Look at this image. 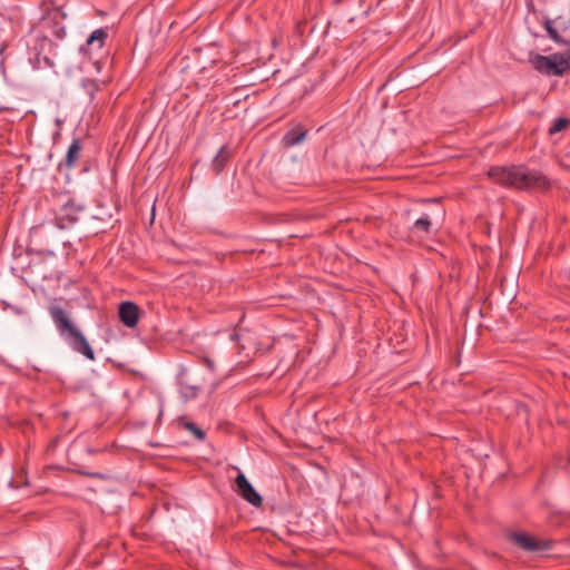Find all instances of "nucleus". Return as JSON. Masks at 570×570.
<instances>
[{"label":"nucleus","mask_w":570,"mask_h":570,"mask_svg":"<svg viewBox=\"0 0 570 570\" xmlns=\"http://www.w3.org/2000/svg\"><path fill=\"white\" fill-rule=\"evenodd\" d=\"M82 86L91 99L94 98L95 92L99 90V83L94 79L83 80Z\"/></svg>","instance_id":"16"},{"label":"nucleus","mask_w":570,"mask_h":570,"mask_svg":"<svg viewBox=\"0 0 570 570\" xmlns=\"http://www.w3.org/2000/svg\"><path fill=\"white\" fill-rule=\"evenodd\" d=\"M237 338H238V334H236V333L230 334V340L232 341H235Z\"/></svg>","instance_id":"22"},{"label":"nucleus","mask_w":570,"mask_h":570,"mask_svg":"<svg viewBox=\"0 0 570 570\" xmlns=\"http://www.w3.org/2000/svg\"><path fill=\"white\" fill-rule=\"evenodd\" d=\"M81 209L82 208L80 206H76L72 202H68L62 207V217H67L69 223H75L78 220L77 215Z\"/></svg>","instance_id":"13"},{"label":"nucleus","mask_w":570,"mask_h":570,"mask_svg":"<svg viewBox=\"0 0 570 570\" xmlns=\"http://www.w3.org/2000/svg\"><path fill=\"white\" fill-rule=\"evenodd\" d=\"M237 493L248 503L255 508H259L263 504V498L254 489L250 482L247 480L244 473L239 472L235 479Z\"/></svg>","instance_id":"6"},{"label":"nucleus","mask_w":570,"mask_h":570,"mask_svg":"<svg viewBox=\"0 0 570 570\" xmlns=\"http://www.w3.org/2000/svg\"><path fill=\"white\" fill-rule=\"evenodd\" d=\"M81 141L79 138H75L68 150H67V154H66V157H65V160L61 165L66 166L67 168H72L77 165L79 158H80V153H81Z\"/></svg>","instance_id":"10"},{"label":"nucleus","mask_w":570,"mask_h":570,"mask_svg":"<svg viewBox=\"0 0 570 570\" xmlns=\"http://www.w3.org/2000/svg\"><path fill=\"white\" fill-rule=\"evenodd\" d=\"M495 170H497L495 168H492L489 174L492 176V175H494Z\"/></svg>","instance_id":"23"},{"label":"nucleus","mask_w":570,"mask_h":570,"mask_svg":"<svg viewBox=\"0 0 570 570\" xmlns=\"http://www.w3.org/2000/svg\"><path fill=\"white\" fill-rule=\"evenodd\" d=\"M544 28L547 30V33L548 36L557 43L559 45H563V46H569L570 45V41L563 39L559 33L558 31L556 30V28H553L552 26V21L551 20H547L544 22Z\"/></svg>","instance_id":"14"},{"label":"nucleus","mask_w":570,"mask_h":570,"mask_svg":"<svg viewBox=\"0 0 570 570\" xmlns=\"http://www.w3.org/2000/svg\"><path fill=\"white\" fill-rule=\"evenodd\" d=\"M424 202L438 203V199H425Z\"/></svg>","instance_id":"24"},{"label":"nucleus","mask_w":570,"mask_h":570,"mask_svg":"<svg viewBox=\"0 0 570 570\" xmlns=\"http://www.w3.org/2000/svg\"><path fill=\"white\" fill-rule=\"evenodd\" d=\"M306 134L302 126H295L283 136L282 142L287 148L296 146L305 139Z\"/></svg>","instance_id":"9"},{"label":"nucleus","mask_w":570,"mask_h":570,"mask_svg":"<svg viewBox=\"0 0 570 570\" xmlns=\"http://www.w3.org/2000/svg\"><path fill=\"white\" fill-rule=\"evenodd\" d=\"M45 226H33L30 229V240L31 243L38 244L40 238L43 235Z\"/></svg>","instance_id":"18"},{"label":"nucleus","mask_w":570,"mask_h":570,"mask_svg":"<svg viewBox=\"0 0 570 570\" xmlns=\"http://www.w3.org/2000/svg\"><path fill=\"white\" fill-rule=\"evenodd\" d=\"M507 539L513 546L530 553L544 552L553 547L552 540L532 535L522 531H509L507 533Z\"/></svg>","instance_id":"5"},{"label":"nucleus","mask_w":570,"mask_h":570,"mask_svg":"<svg viewBox=\"0 0 570 570\" xmlns=\"http://www.w3.org/2000/svg\"><path fill=\"white\" fill-rule=\"evenodd\" d=\"M107 31L102 28L96 29L92 31V33L88 37L86 41V47H97L98 49H101L105 45V40L107 39Z\"/></svg>","instance_id":"12"},{"label":"nucleus","mask_w":570,"mask_h":570,"mask_svg":"<svg viewBox=\"0 0 570 570\" xmlns=\"http://www.w3.org/2000/svg\"><path fill=\"white\" fill-rule=\"evenodd\" d=\"M88 476L96 478V479H105V475L100 472H88L85 473Z\"/></svg>","instance_id":"21"},{"label":"nucleus","mask_w":570,"mask_h":570,"mask_svg":"<svg viewBox=\"0 0 570 570\" xmlns=\"http://www.w3.org/2000/svg\"><path fill=\"white\" fill-rule=\"evenodd\" d=\"M531 62L537 71L546 76H563L570 71V52L535 55Z\"/></svg>","instance_id":"4"},{"label":"nucleus","mask_w":570,"mask_h":570,"mask_svg":"<svg viewBox=\"0 0 570 570\" xmlns=\"http://www.w3.org/2000/svg\"><path fill=\"white\" fill-rule=\"evenodd\" d=\"M445 217V210L440 208L434 215H430L424 213L421 217H419L410 230L413 235L426 236L432 233L433 228V218L443 220Z\"/></svg>","instance_id":"7"},{"label":"nucleus","mask_w":570,"mask_h":570,"mask_svg":"<svg viewBox=\"0 0 570 570\" xmlns=\"http://www.w3.org/2000/svg\"><path fill=\"white\" fill-rule=\"evenodd\" d=\"M48 311L57 332L71 350L94 361L95 353L90 344L81 331L73 324L69 314L59 305H50Z\"/></svg>","instance_id":"1"},{"label":"nucleus","mask_w":570,"mask_h":570,"mask_svg":"<svg viewBox=\"0 0 570 570\" xmlns=\"http://www.w3.org/2000/svg\"><path fill=\"white\" fill-rule=\"evenodd\" d=\"M118 315L124 325L132 328L139 321V307L132 302H122L119 305Z\"/></svg>","instance_id":"8"},{"label":"nucleus","mask_w":570,"mask_h":570,"mask_svg":"<svg viewBox=\"0 0 570 570\" xmlns=\"http://www.w3.org/2000/svg\"><path fill=\"white\" fill-rule=\"evenodd\" d=\"M29 60L37 69L52 68L57 57V43L48 35L36 30L30 36Z\"/></svg>","instance_id":"3"},{"label":"nucleus","mask_w":570,"mask_h":570,"mask_svg":"<svg viewBox=\"0 0 570 570\" xmlns=\"http://www.w3.org/2000/svg\"><path fill=\"white\" fill-rule=\"evenodd\" d=\"M230 154L226 146H222L212 161V167L219 174L224 170L227 161L229 160Z\"/></svg>","instance_id":"11"},{"label":"nucleus","mask_w":570,"mask_h":570,"mask_svg":"<svg viewBox=\"0 0 570 570\" xmlns=\"http://www.w3.org/2000/svg\"><path fill=\"white\" fill-rule=\"evenodd\" d=\"M501 185H508L518 189L546 191L551 187V181L538 170L511 166L501 167Z\"/></svg>","instance_id":"2"},{"label":"nucleus","mask_w":570,"mask_h":570,"mask_svg":"<svg viewBox=\"0 0 570 570\" xmlns=\"http://www.w3.org/2000/svg\"><path fill=\"white\" fill-rule=\"evenodd\" d=\"M500 283L502 284L503 283V279L501 278L500 279ZM501 295H503V291L501 289Z\"/></svg>","instance_id":"25"},{"label":"nucleus","mask_w":570,"mask_h":570,"mask_svg":"<svg viewBox=\"0 0 570 570\" xmlns=\"http://www.w3.org/2000/svg\"><path fill=\"white\" fill-rule=\"evenodd\" d=\"M185 428L190 433H193L195 435V438L199 441H203L206 436V433L193 422H186Z\"/></svg>","instance_id":"17"},{"label":"nucleus","mask_w":570,"mask_h":570,"mask_svg":"<svg viewBox=\"0 0 570 570\" xmlns=\"http://www.w3.org/2000/svg\"><path fill=\"white\" fill-rule=\"evenodd\" d=\"M569 124H570V120L566 117L557 118L553 121L552 126L549 128L548 134L550 136H552V135L566 129L569 126Z\"/></svg>","instance_id":"15"},{"label":"nucleus","mask_w":570,"mask_h":570,"mask_svg":"<svg viewBox=\"0 0 570 570\" xmlns=\"http://www.w3.org/2000/svg\"><path fill=\"white\" fill-rule=\"evenodd\" d=\"M52 33H55V36L58 38V39H61L63 38L66 31H65V28L63 27H60L58 28L57 30H53Z\"/></svg>","instance_id":"20"},{"label":"nucleus","mask_w":570,"mask_h":570,"mask_svg":"<svg viewBox=\"0 0 570 570\" xmlns=\"http://www.w3.org/2000/svg\"><path fill=\"white\" fill-rule=\"evenodd\" d=\"M203 364L210 371V372H214L215 371V363L213 360L208 358V357H204L203 358Z\"/></svg>","instance_id":"19"}]
</instances>
